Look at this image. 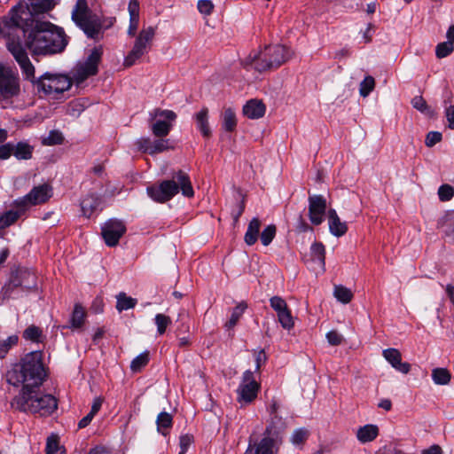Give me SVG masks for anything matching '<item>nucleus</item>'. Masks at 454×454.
<instances>
[{
  "label": "nucleus",
  "instance_id": "obj_64",
  "mask_svg": "<svg viewBox=\"0 0 454 454\" xmlns=\"http://www.w3.org/2000/svg\"><path fill=\"white\" fill-rule=\"evenodd\" d=\"M94 414L89 412L85 417H83L78 423L79 428H84L86 427L94 418Z\"/></svg>",
  "mask_w": 454,
  "mask_h": 454
},
{
  "label": "nucleus",
  "instance_id": "obj_31",
  "mask_svg": "<svg viewBox=\"0 0 454 454\" xmlns=\"http://www.w3.org/2000/svg\"><path fill=\"white\" fill-rule=\"evenodd\" d=\"M333 296L341 303L347 304L353 299V293L350 289L341 285L334 286Z\"/></svg>",
  "mask_w": 454,
  "mask_h": 454
},
{
  "label": "nucleus",
  "instance_id": "obj_21",
  "mask_svg": "<svg viewBox=\"0 0 454 454\" xmlns=\"http://www.w3.org/2000/svg\"><path fill=\"white\" fill-rule=\"evenodd\" d=\"M264 104L257 99H251L243 107V114L249 119H259L265 114Z\"/></svg>",
  "mask_w": 454,
  "mask_h": 454
},
{
  "label": "nucleus",
  "instance_id": "obj_12",
  "mask_svg": "<svg viewBox=\"0 0 454 454\" xmlns=\"http://www.w3.org/2000/svg\"><path fill=\"white\" fill-rule=\"evenodd\" d=\"M51 187L43 184L34 187L29 193L16 200L13 204L20 211H26L32 206L46 202L51 197Z\"/></svg>",
  "mask_w": 454,
  "mask_h": 454
},
{
  "label": "nucleus",
  "instance_id": "obj_26",
  "mask_svg": "<svg viewBox=\"0 0 454 454\" xmlns=\"http://www.w3.org/2000/svg\"><path fill=\"white\" fill-rule=\"evenodd\" d=\"M261 228V222L258 218H253L247 227L244 239L248 246L254 245L257 239Z\"/></svg>",
  "mask_w": 454,
  "mask_h": 454
},
{
  "label": "nucleus",
  "instance_id": "obj_5",
  "mask_svg": "<svg viewBox=\"0 0 454 454\" xmlns=\"http://www.w3.org/2000/svg\"><path fill=\"white\" fill-rule=\"evenodd\" d=\"M12 409L40 416L51 414L58 407L56 398L50 394H43L39 388L20 391L11 402Z\"/></svg>",
  "mask_w": 454,
  "mask_h": 454
},
{
  "label": "nucleus",
  "instance_id": "obj_19",
  "mask_svg": "<svg viewBox=\"0 0 454 454\" xmlns=\"http://www.w3.org/2000/svg\"><path fill=\"white\" fill-rule=\"evenodd\" d=\"M13 286H23L30 289L36 286V277L34 271L28 269H19L16 276L12 279Z\"/></svg>",
  "mask_w": 454,
  "mask_h": 454
},
{
  "label": "nucleus",
  "instance_id": "obj_54",
  "mask_svg": "<svg viewBox=\"0 0 454 454\" xmlns=\"http://www.w3.org/2000/svg\"><path fill=\"white\" fill-rule=\"evenodd\" d=\"M326 339L329 344L333 346L340 345L343 341V336L337 331H330L326 334Z\"/></svg>",
  "mask_w": 454,
  "mask_h": 454
},
{
  "label": "nucleus",
  "instance_id": "obj_32",
  "mask_svg": "<svg viewBox=\"0 0 454 454\" xmlns=\"http://www.w3.org/2000/svg\"><path fill=\"white\" fill-rule=\"evenodd\" d=\"M432 379L436 385H447L450 381L451 374L445 368H434L432 371Z\"/></svg>",
  "mask_w": 454,
  "mask_h": 454
},
{
  "label": "nucleus",
  "instance_id": "obj_61",
  "mask_svg": "<svg viewBox=\"0 0 454 454\" xmlns=\"http://www.w3.org/2000/svg\"><path fill=\"white\" fill-rule=\"evenodd\" d=\"M245 209V203L244 201L239 202L237 205V207L231 212L232 218L235 223L239 221V218L241 216Z\"/></svg>",
  "mask_w": 454,
  "mask_h": 454
},
{
  "label": "nucleus",
  "instance_id": "obj_52",
  "mask_svg": "<svg viewBox=\"0 0 454 454\" xmlns=\"http://www.w3.org/2000/svg\"><path fill=\"white\" fill-rule=\"evenodd\" d=\"M198 10L202 14L209 15L214 10V4L211 0H200L198 2Z\"/></svg>",
  "mask_w": 454,
  "mask_h": 454
},
{
  "label": "nucleus",
  "instance_id": "obj_56",
  "mask_svg": "<svg viewBox=\"0 0 454 454\" xmlns=\"http://www.w3.org/2000/svg\"><path fill=\"white\" fill-rule=\"evenodd\" d=\"M254 357H255V371L259 372L261 366L265 364L267 360V356L265 354L264 349H260L258 351L254 350Z\"/></svg>",
  "mask_w": 454,
  "mask_h": 454
},
{
  "label": "nucleus",
  "instance_id": "obj_60",
  "mask_svg": "<svg viewBox=\"0 0 454 454\" xmlns=\"http://www.w3.org/2000/svg\"><path fill=\"white\" fill-rule=\"evenodd\" d=\"M139 18H129V25L128 28V35L134 36L138 28Z\"/></svg>",
  "mask_w": 454,
  "mask_h": 454
},
{
  "label": "nucleus",
  "instance_id": "obj_17",
  "mask_svg": "<svg viewBox=\"0 0 454 454\" xmlns=\"http://www.w3.org/2000/svg\"><path fill=\"white\" fill-rule=\"evenodd\" d=\"M20 4L27 7V9H25V12H19V15H21L23 18V26L27 25V20L28 15L45 12L51 10L53 6L51 0H31L29 6L27 4L22 3Z\"/></svg>",
  "mask_w": 454,
  "mask_h": 454
},
{
  "label": "nucleus",
  "instance_id": "obj_35",
  "mask_svg": "<svg viewBox=\"0 0 454 454\" xmlns=\"http://www.w3.org/2000/svg\"><path fill=\"white\" fill-rule=\"evenodd\" d=\"M19 341V337L16 334L11 335L6 339L0 340V358H4L9 350Z\"/></svg>",
  "mask_w": 454,
  "mask_h": 454
},
{
  "label": "nucleus",
  "instance_id": "obj_6",
  "mask_svg": "<svg viewBox=\"0 0 454 454\" xmlns=\"http://www.w3.org/2000/svg\"><path fill=\"white\" fill-rule=\"evenodd\" d=\"M179 190L185 197H192L194 192L190 179L183 171H178L171 179L164 180L157 185L147 187V193L154 201L164 203L171 200Z\"/></svg>",
  "mask_w": 454,
  "mask_h": 454
},
{
  "label": "nucleus",
  "instance_id": "obj_10",
  "mask_svg": "<svg viewBox=\"0 0 454 454\" xmlns=\"http://www.w3.org/2000/svg\"><path fill=\"white\" fill-rule=\"evenodd\" d=\"M150 121L152 133L156 137L168 136L176 119V114L172 110L155 108L150 112Z\"/></svg>",
  "mask_w": 454,
  "mask_h": 454
},
{
  "label": "nucleus",
  "instance_id": "obj_3",
  "mask_svg": "<svg viewBox=\"0 0 454 454\" xmlns=\"http://www.w3.org/2000/svg\"><path fill=\"white\" fill-rule=\"evenodd\" d=\"M25 9H27L26 6L17 4L11 10L8 18L0 20V37L7 39L6 48L8 51L19 64L24 78L29 81L34 79L35 68L20 40H15L16 32L23 27V18L19 15V12H25ZM17 38H19L18 35Z\"/></svg>",
  "mask_w": 454,
  "mask_h": 454
},
{
  "label": "nucleus",
  "instance_id": "obj_20",
  "mask_svg": "<svg viewBox=\"0 0 454 454\" xmlns=\"http://www.w3.org/2000/svg\"><path fill=\"white\" fill-rule=\"evenodd\" d=\"M330 232L335 237H341L348 231L346 222H342L334 209H329L327 213Z\"/></svg>",
  "mask_w": 454,
  "mask_h": 454
},
{
  "label": "nucleus",
  "instance_id": "obj_41",
  "mask_svg": "<svg viewBox=\"0 0 454 454\" xmlns=\"http://www.w3.org/2000/svg\"><path fill=\"white\" fill-rule=\"evenodd\" d=\"M277 228L274 224L268 225L261 233L260 238L263 246H269L276 236Z\"/></svg>",
  "mask_w": 454,
  "mask_h": 454
},
{
  "label": "nucleus",
  "instance_id": "obj_11",
  "mask_svg": "<svg viewBox=\"0 0 454 454\" xmlns=\"http://www.w3.org/2000/svg\"><path fill=\"white\" fill-rule=\"evenodd\" d=\"M155 28L153 27H147L143 28L136 37L134 45L129 54L126 56L123 65L126 67L133 66L137 59L145 55L150 44L154 37Z\"/></svg>",
  "mask_w": 454,
  "mask_h": 454
},
{
  "label": "nucleus",
  "instance_id": "obj_48",
  "mask_svg": "<svg viewBox=\"0 0 454 454\" xmlns=\"http://www.w3.org/2000/svg\"><path fill=\"white\" fill-rule=\"evenodd\" d=\"M270 307L276 311L277 314L284 311L288 308L286 301L280 296H273L270 299Z\"/></svg>",
  "mask_w": 454,
  "mask_h": 454
},
{
  "label": "nucleus",
  "instance_id": "obj_30",
  "mask_svg": "<svg viewBox=\"0 0 454 454\" xmlns=\"http://www.w3.org/2000/svg\"><path fill=\"white\" fill-rule=\"evenodd\" d=\"M24 212L25 211H20V208H18L17 211L9 210L5 212L0 216V230L5 229L14 223Z\"/></svg>",
  "mask_w": 454,
  "mask_h": 454
},
{
  "label": "nucleus",
  "instance_id": "obj_63",
  "mask_svg": "<svg viewBox=\"0 0 454 454\" xmlns=\"http://www.w3.org/2000/svg\"><path fill=\"white\" fill-rule=\"evenodd\" d=\"M102 403H103V399L101 397H96L93 401L91 410L90 412L96 415L98 413V411L100 410Z\"/></svg>",
  "mask_w": 454,
  "mask_h": 454
},
{
  "label": "nucleus",
  "instance_id": "obj_22",
  "mask_svg": "<svg viewBox=\"0 0 454 454\" xmlns=\"http://www.w3.org/2000/svg\"><path fill=\"white\" fill-rule=\"evenodd\" d=\"M279 443L274 438L264 435L256 446H253L254 451L255 454H276Z\"/></svg>",
  "mask_w": 454,
  "mask_h": 454
},
{
  "label": "nucleus",
  "instance_id": "obj_47",
  "mask_svg": "<svg viewBox=\"0 0 454 454\" xmlns=\"http://www.w3.org/2000/svg\"><path fill=\"white\" fill-rule=\"evenodd\" d=\"M245 309H246V305L239 304L233 309L230 320L226 323V326L228 328H232L236 325L239 317L243 314Z\"/></svg>",
  "mask_w": 454,
  "mask_h": 454
},
{
  "label": "nucleus",
  "instance_id": "obj_62",
  "mask_svg": "<svg viewBox=\"0 0 454 454\" xmlns=\"http://www.w3.org/2000/svg\"><path fill=\"white\" fill-rule=\"evenodd\" d=\"M446 118L449 127L454 129V106H450L446 109Z\"/></svg>",
  "mask_w": 454,
  "mask_h": 454
},
{
  "label": "nucleus",
  "instance_id": "obj_1",
  "mask_svg": "<svg viewBox=\"0 0 454 454\" xmlns=\"http://www.w3.org/2000/svg\"><path fill=\"white\" fill-rule=\"evenodd\" d=\"M102 54V47L94 48L83 63L76 65L73 71V77L63 74L45 73L39 78H35L34 74V79L29 82L36 88L38 93L44 95L63 93L71 88L73 82L80 84L90 76L97 74Z\"/></svg>",
  "mask_w": 454,
  "mask_h": 454
},
{
  "label": "nucleus",
  "instance_id": "obj_50",
  "mask_svg": "<svg viewBox=\"0 0 454 454\" xmlns=\"http://www.w3.org/2000/svg\"><path fill=\"white\" fill-rule=\"evenodd\" d=\"M156 422L159 428H168L172 425V416L168 412L162 411L158 415Z\"/></svg>",
  "mask_w": 454,
  "mask_h": 454
},
{
  "label": "nucleus",
  "instance_id": "obj_51",
  "mask_svg": "<svg viewBox=\"0 0 454 454\" xmlns=\"http://www.w3.org/2000/svg\"><path fill=\"white\" fill-rule=\"evenodd\" d=\"M59 448V438L57 435H51L47 438L46 454H55Z\"/></svg>",
  "mask_w": 454,
  "mask_h": 454
},
{
  "label": "nucleus",
  "instance_id": "obj_18",
  "mask_svg": "<svg viewBox=\"0 0 454 454\" xmlns=\"http://www.w3.org/2000/svg\"><path fill=\"white\" fill-rule=\"evenodd\" d=\"M286 427V425L285 420L278 416V414H275L270 418L269 425L265 429L264 435L274 438L275 441L281 442Z\"/></svg>",
  "mask_w": 454,
  "mask_h": 454
},
{
  "label": "nucleus",
  "instance_id": "obj_58",
  "mask_svg": "<svg viewBox=\"0 0 454 454\" xmlns=\"http://www.w3.org/2000/svg\"><path fill=\"white\" fill-rule=\"evenodd\" d=\"M128 10L129 18H139V3L137 0H130Z\"/></svg>",
  "mask_w": 454,
  "mask_h": 454
},
{
  "label": "nucleus",
  "instance_id": "obj_38",
  "mask_svg": "<svg viewBox=\"0 0 454 454\" xmlns=\"http://www.w3.org/2000/svg\"><path fill=\"white\" fill-rule=\"evenodd\" d=\"M277 316L278 320L283 328L290 330L294 327V322L289 308L277 314Z\"/></svg>",
  "mask_w": 454,
  "mask_h": 454
},
{
  "label": "nucleus",
  "instance_id": "obj_37",
  "mask_svg": "<svg viewBox=\"0 0 454 454\" xmlns=\"http://www.w3.org/2000/svg\"><path fill=\"white\" fill-rule=\"evenodd\" d=\"M375 87V80L372 76H366L359 85V93L363 98H366Z\"/></svg>",
  "mask_w": 454,
  "mask_h": 454
},
{
  "label": "nucleus",
  "instance_id": "obj_33",
  "mask_svg": "<svg viewBox=\"0 0 454 454\" xmlns=\"http://www.w3.org/2000/svg\"><path fill=\"white\" fill-rule=\"evenodd\" d=\"M116 299H117L116 309L119 311L132 309L137 304V300L130 296H128L125 293H120L116 296Z\"/></svg>",
  "mask_w": 454,
  "mask_h": 454
},
{
  "label": "nucleus",
  "instance_id": "obj_9",
  "mask_svg": "<svg viewBox=\"0 0 454 454\" xmlns=\"http://www.w3.org/2000/svg\"><path fill=\"white\" fill-rule=\"evenodd\" d=\"M20 91V78L18 72L0 62V99H12L19 97Z\"/></svg>",
  "mask_w": 454,
  "mask_h": 454
},
{
  "label": "nucleus",
  "instance_id": "obj_36",
  "mask_svg": "<svg viewBox=\"0 0 454 454\" xmlns=\"http://www.w3.org/2000/svg\"><path fill=\"white\" fill-rule=\"evenodd\" d=\"M412 106L418 111L426 114L427 115H433L434 111L431 107L427 104L426 100L422 96H416L411 99Z\"/></svg>",
  "mask_w": 454,
  "mask_h": 454
},
{
  "label": "nucleus",
  "instance_id": "obj_16",
  "mask_svg": "<svg viewBox=\"0 0 454 454\" xmlns=\"http://www.w3.org/2000/svg\"><path fill=\"white\" fill-rule=\"evenodd\" d=\"M382 355L392 367L398 372L403 374H407L410 372L411 364L406 362H402V355L398 349L387 348L383 350Z\"/></svg>",
  "mask_w": 454,
  "mask_h": 454
},
{
  "label": "nucleus",
  "instance_id": "obj_34",
  "mask_svg": "<svg viewBox=\"0 0 454 454\" xmlns=\"http://www.w3.org/2000/svg\"><path fill=\"white\" fill-rule=\"evenodd\" d=\"M85 317V310L84 309L79 305L76 304L74 306L72 317H71V326L72 328H80L84 321Z\"/></svg>",
  "mask_w": 454,
  "mask_h": 454
},
{
  "label": "nucleus",
  "instance_id": "obj_42",
  "mask_svg": "<svg viewBox=\"0 0 454 454\" xmlns=\"http://www.w3.org/2000/svg\"><path fill=\"white\" fill-rule=\"evenodd\" d=\"M150 154H156L167 151L170 148L168 139H164L163 137H159L152 142Z\"/></svg>",
  "mask_w": 454,
  "mask_h": 454
},
{
  "label": "nucleus",
  "instance_id": "obj_44",
  "mask_svg": "<svg viewBox=\"0 0 454 454\" xmlns=\"http://www.w3.org/2000/svg\"><path fill=\"white\" fill-rule=\"evenodd\" d=\"M154 320L157 331L160 335L166 332L167 327L171 324V318L164 314H157Z\"/></svg>",
  "mask_w": 454,
  "mask_h": 454
},
{
  "label": "nucleus",
  "instance_id": "obj_39",
  "mask_svg": "<svg viewBox=\"0 0 454 454\" xmlns=\"http://www.w3.org/2000/svg\"><path fill=\"white\" fill-rule=\"evenodd\" d=\"M453 51L454 44L451 42L446 41L436 45L435 55L438 59H442L451 54Z\"/></svg>",
  "mask_w": 454,
  "mask_h": 454
},
{
  "label": "nucleus",
  "instance_id": "obj_28",
  "mask_svg": "<svg viewBox=\"0 0 454 454\" xmlns=\"http://www.w3.org/2000/svg\"><path fill=\"white\" fill-rule=\"evenodd\" d=\"M222 125L224 130L231 132L236 129L237 119L235 112L231 108H225L222 114Z\"/></svg>",
  "mask_w": 454,
  "mask_h": 454
},
{
  "label": "nucleus",
  "instance_id": "obj_4",
  "mask_svg": "<svg viewBox=\"0 0 454 454\" xmlns=\"http://www.w3.org/2000/svg\"><path fill=\"white\" fill-rule=\"evenodd\" d=\"M46 376L43 364V354L35 351L26 355L20 364L6 373L7 382L15 387L22 386L21 391L39 388Z\"/></svg>",
  "mask_w": 454,
  "mask_h": 454
},
{
  "label": "nucleus",
  "instance_id": "obj_29",
  "mask_svg": "<svg viewBox=\"0 0 454 454\" xmlns=\"http://www.w3.org/2000/svg\"><path fill=\"white\" fill-rule=\"evenodd\" d=\"M33 147L25 142L13 145V155L18 160H29L32 157Z\"/></svg>",
  "mask_w": 454,
  "mask_h": 454
},
{
  "label": "nucleus",
  "instance_id": "obj_23",
  "mask_svg": "<svg viewBox=\"0 0 454 454\" xmlns=\"http://www.w3.org/2000/svg\"><path fill=\"white\" fill-rule=\"evenodd\" d=\"M379 434V428L375 425H365L356 431L357 440L363 443L373 441Z\"/></svg>",
  "mask_w": 454,
  "mask_h": 454
},
{
  "label": "nucleus",
  "instance_id": "obj_8",
  "mask_svg": "<svg viewBox=\"0 0 454 454\" xmlns=\"http://www.w3.org/2000/svg\"><path fill=\"white\" fill-rule=\"evenodd\" d=\"M72 20L88 37L99 39L102 23L99 18L92 13L86 0H77L72 11Z\"/></svg>",
  "mask_w": 454,
  "mask_h": 454
},
{
  "label": "nucleus",
  "instance_id": "obj_53",
  "mask_svg": "<svg viewBox=\"0 0 454 454\" xmlns=\"http://www.w3.org/2000/svg\"><path fill=\"white\" fill-rule=\"evenodd\" d=\"M442 134L438 131H430L426 137L425 144L428 147L434 146L442 140Z\"/></svg>",
  "mask_w": 454,
  "mask_h": 454
},
{
  "label": "nucleus",
  "instance_id": "obj_27",
  "mask_svg": "<svg viewBox=\"0 0 454 454\" xmlns=\"http://www.w3.org/2000/svg\"><path fill=\"white\" fill-rule=\"evenodd\" d=\"M325 247L322 243H314L310 247V261L318 265L321 269L325 267Z\"/></svg>",
  "mask_w": 454,
  "mask_h": 454
},
{
  "label": "nucleus",
  "instance_id": "obj_59",
  "mask_svg": "<svg viewBox=\"0 0 454 454\" xmlns=\"http://www.w3.org/2000/svg\"><path fill=\"white\" fill-rule=\"evenodd\" d=\"M193 442V436L191 434H184L180 437V448L184 450H188L189 447Z\"/></svg>",
  "mask_w": 454,
  "mask_h": 454
},
{
  "label": "nucleus",
  "instance_id": "obj_7",
  "mask_svg": "<svg viewBox=\"0 0 454 454\" xmlns=\"http://www.w3.org/2000/svg\"><path fill=\"white\" fill-rule=\"evenodd\" d=\"M292 54L284 45H270L259 53L254 56L250 55L245 60V65H251L258 72H265L268 70L279 67L286 62Z\"/></svg>",
  "mask_w": 454,
  "mask_h": 454
},
{
  "label": "nucleus",
  "instance_id": "obj_14",
  "mask_svg": "<svg viewBox=\"0 0 454 454\" xmlns=\"http://www.w3.org/2000/svg\"><path fill=\"white\" fill-rule=\"evenodd\" d=\"M125 231L124 223L116 219H111L102 226V237L108 247H115Z\"/></svg>",
  "mask_w": 454,
  "mask_h": 454
},
{
  "label": "nucleus",
  "instance_id": "obj_15",
  "mask_svg": "<svg viewBox=\"0 0 454 454\" xmlns=\"http://www.w3.org/2000/svg\"><path fill=\"white\" fill-rule=\"evenodd\" d=\"M326 210V200L322 195L309 197V217L312 224L319 225L324 221Z\"/></svg>",
  "mask_w": 454,
  "mask_h": 454
},
{
  "label": "nucleus",
  "instance_id": "obj_45",
  "mask_svg": "<svg viewBox=\"0 0 454 454\" xmlns=\"http://www.w3.org/2000/svg\"><path fill=\"white\" fill-rule=\"evenodd\" d=\"M309 432L305 428H298L296 429L292 436H291V442L294 445H300L302 444L308 438Z\"/></svg>",
  "mask_w": 454,
  "mask_h": 454
},
{
  "label": "nucleus",
  "instance_id": "obj_55",
  "mask_svg": "<svg viewBox=\"0 0 454 454\" xmlns=\"http://www.w3.org/2000/svg\"><path fill=\"white\" fill-rule=\"evenodd\" d=\"M152 140L148 137H142L136 142V145L139 151L143 153H148L150 154Z\"/></svg>",
  "mask_w": 454,
  "mask_h": 454
},
{
  "label": "nucleus",
  "instance_id": "obj_46",
  "mask_svg": "<svg viewBox=\"0 0 454 454\" xmlns=\"http://www.w3.org/2000/svg\"><path fill=\"white\" fill-rule=\"evenodd\" d=\"M41 335L42 331L35 325L28 326L23 333V337L32 341H39Z\"/></svg>",
  "mask_w": 454,
  "mask_h": 454
},
{
  "label": "nucleus",
  "instance_id": "obj_57",
  "mask_svg": "<svg viewBox=\"0 0 454 454\" xmlns=\"http://www.w3.org/2000/svg\"><path fill=\"white\" fill-rule=\"evenodd\" d=\"M12 154H13V145L12 144H5L0 146V159L6 160Z\"/></svg>",
  "mask_w": 454,
  "mask_h": 454
},
{
  "label": "nucleus",
  "instance_id": "obj_13",
  "mask_svg": "<svg viewBox=\"0 0 454 454\" xmlns=\"http://www.w3.org/2000/svg\"><path fill=\"white\" fill-rule=\"evenodd\" d=\"M260 385L256 381L254 372L247 370L242 376V380L237 390L238 402L241 404H247L254 401L259 391Z\"/></svg>",
  "mask_w": 454,
  "mask_h": 454
},
{
  "label": "nucleus",
  "instance_id": "obj_49",
  "mask_svg": "<svg viewBox=\"0 0 454 454\" xmlns=\"http://www.w3.org/2000/svg\"><path fill=\"white\" fill-rule=\"evenodd\" d=\"M454 195V189L449 184H442L438 189V196L442 201L450 200Z\"/></svg>",
  "mask_w": 454,
  "mask_h": 454
},
{
  "label": "nucleus",
  "instance_id": "obj_25",
  "mask_svg": "<svg viewBox=\"0 0 454 454\" xmlns=\"http://www.w3.org/2000/svg\"><path fill=\"white\" fill-rule=\"evenodd\" d=\"M101 204V200L95 195H87L81 202L82 214L90 217Z\"/></svg>",
  "mask_w": 454,
  "mask_h": 454
},
{
  "label": "nucleus",
  "instance_id": "obj_43",
  "mask_svg": "<svg viewBox=\"0 0 454 454\" xmlns=\"http://www.w3.org/2000/svg\"><path fill=\"white\" fill-rule=\"evenodd\" d=\"M63 141L64 137L60 131L51 130L50 131L48 137L43 139V144L45 145H61Z\"/></svg>",
  "mask_w": 454,
  "mask_h": 454
},
{
  "label": "nucleus",
  "instance_id": "obj_2",
  "mask_svg": "<svg viewBox=\"0 0 454 454\" xmlns=\"http://www.w3.org/2000/svg\"><path fill=\"white\" fill-rule=\"evenodd\" d=\"M24 25L21 29L25 36L26 47L33 56L52 55L61 52L67 46L62 28L49 21L33 20L31 28H26Z\"/></svg>",
  "mask_w": 454,
  "mask_h": 454
},
{
  "label": "nucleus",
  "instance_id": "obj_40",
  "mask_svg": "<svg viewBox=\"0 0 454 454\" xmlns=\"http://www.w3.org/2000/svg\"><path fill=\"white\" fill-rule=\"evenodd\" d=\"M148 361L149 354L148 352H144L132 360L130 369L132 372H137L148 364Z\"/></svg>",
  "mask_w": 454,
  "mask_h": 454
},
{
  "label": "nucleus",
  "instance_id": "obj_24",
  "mask_svg": "<svg viewBox=\"0 0 454 454\" xmlns=\"http://www.w3.org/2000/svg\"><path fill=\"white\" fill-rule=\"evenodd\" d=\"M195 120L197 128L200 129L202 136L204 137H209L211 136V129L208 124V109L207 107L202 108L195 114Z\"/></svg>",
  "mask_w": 454,
  "mask_h": 454
}]
</instances>
